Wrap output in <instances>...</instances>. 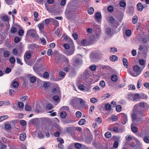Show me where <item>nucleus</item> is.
I'll return each mask as SVG.
<instances>
[{
  "mask_svg": "<svg viewBox=\"0 0 149 149\" xmlns=\"http://www.w3.org/2000/svg\"><path fill=\"white\" fill-rule=\"evenodd\" d=\"M143 69L142 68H141L138 65H135L133 67L134 72H130V74L133 77H137L141 73Z\"/></svg>",
  "mask_w": 149,
  "mask_h": 149,
  "instance_id": "nucleus-1",
  "label": "nucleus"
},
{
  "mask_svg": "<svg viewBox=\"0 0 149 149\" xmlns=\"http://www.w3.org/2000/svg\"><path fill=\"white\" fill-rule=\"evenodd\" d=\"M128 97L129 99L132 101H139L141 97L137 93L135 94H129L128 95Z\"/></svg>",
  "mask_w": 149,
  "mask_h": 149,
  "instance_id": "nucleus-2",
  "label": "nucleus"
},
{
  "mask_svg": "<svg viewBox=\"0 0 149 149\" xmlns=\"http://www.w3.org/2000/svg\"><path fill=\"white\" fill-rule=\"evenodd\" d=\"M26 35L27 36H31L33 37H35L36 38L38 37L36 31L33 29L28 30L27 32Z\"/></svg>",
  "mask_w": 149,
  "mask_h": 149,
  "instance_id": "nucleus-3",
  "label": "nucleus"
},
{
  "mask_svg": "<svg viewBox=\"0 0 149 149\" xmlns=\"http://www.w3.org/2000/svg\"><path fill=\"white\" fill-rule=\"evenodd\" d=\"M63 56L57 52L55 56V60L56 62L59 63L62 61Z\"/></svg>",
  "mask_w": 149,
  "mask_h": 149,
  "instance_id": "nucleus-4",
  "label": "nucleus"
},
{
  "mask_svg": "<svg viewBox=\"0 0 149 149\" xmlns=\"http://www.w3.org/2000/svg\"><path fill=\"white\" fill-rule=\"evenodd\" d=\"M139 49V51L143 53H146L148 50V47L144 45H140Z\"/></svg>",
  "mask_w": 149,
  "mask_h": 149,
  "instance_id": "nucleus-5",
  "label": "nucleus"
},
{
  "mask_svg": "<svg viewBox=\"0 0 149 149\" xmlns=\"http://www.w3.org/2000/svg\"><path fill=\"white\" fill-rule=\"evenodd\" d=\"M91 72L90 70H86L83 73V77L85 79H88L91 76Z\"/></svg>",
  "mask_w": 149,
  "mask_h": 149,
  "instance_id": "nucleus-6",
  "label": "nucleus"
},
{
  "mask_svg": "<svg viewBox=\"0 0 149 149\" xmlns=\"http://www.w3.org/2000/svg\"><path fill=\"white\" fill-rule=\"evenodd\" d=\"M135 106H139L140 107L142 108H146L147 109L148 108V103L146 102H139L138 104H136Z\"/></svg>",
  "mask_w": 149,
  "mask_h": 149,
  "instance_id": "nucleus-7",
  "label": "nucleus"
},
{
  "mask_svg": "<svg viewBox=\"0 0 149 149\" xmlns=\"http://www.w3.org/2000/svg\"><path fill=\"white\" fill-rule=\"evenodd\" d=\"M137 8L138 10L141 11L144 8L142 4L140 3H139L137 5Z\"/></svg>",
  "mask_w": 149,
  "mask_h": 149,
  "instance_id": "nucleus-8",
  "label": "nucleus"
},
{
  "mask_svg": "<svg viewBox=\"0 0 149 149\" xmlns=\"http://www.w3.org/2000/svg\"><path fill=\"white\" fill-rule=\"evenodd\" d=\"M122 117L123 118V124L125 125L127 121V116L126 114L123 113L122 114Z\"/></svg>",
  "mask_w": 149,
  "mask_h": 149,
  "instance_id": "nucleus-9",
  "label": "nucleus"
},
{
  "mask_svg": "<svg viewBox=\"0 0 149 149\" xmlns=\"http://www.w3.org/2000/svg\"><path fill=\"white\" fill-rule=\"evenodd\" d=\"M26 137V134L25 133H22L20 134L19 135V139L21 141H24Z\"/></svg>",
  "mask_w": 149,
  "mask_h": 149,
  "instance_id": "nucleus-10",
  "label": "nucleus"
},
{
  "mask_svg": "<svg viewBox=\"0 0 149 149\" xmlns=\"http://www.w3.org/2000/svg\"><path fill=\"white\" fill-rule=\"evenodd\" d=\"M111 81L113 82H116L117 81L118 78L117 76L114 74L112 75L111 77Z\"/></svg>",
  "mask_w": 149,
  "mask_h": 149,
  "instance_id": "nucleus-11",
  "label": "nucleus"
},
{
  "mask_svg": "<svg viewBox=\"0 0 149 149\" xmlns=\"http://www.w3.org/2000/svg\"><path fill=\"white\" fill-rule=\"evenodd\" d=\"M123 62L124 67L127 68L128 66V63L127 59L125 58H123Z\"/></svg>",
  "mask_w": 149,
  "mask_h": 149,
  "instance_id": "nucleus-12",
  "label": "nucleus"
},
{
  "mask_svg": "<svg viewBox=\"0 0 149 149\" xmlns=\"http://www.w3.org/2000/svg\"><path fill=\"white\" fill-rule=\"evenodd\" d=\"M101 14L100 12L96 13L95 15V19L96 20H98L101 18Z\"/></svg>",
  "mask_w": 149,
  "mask_h": 149,
  "instance_id": "nucleus-13",
  "label": "nucleus"
},
{
  "mask_svg": "<svg viewBox=\"0 0 149 149\" xmlns=\"http://www.w3.org/2000/svg\"><path fill=\"white\" fill-rule=\"evenodd\" d=\"M19 85V83L17 81L13 80L12 82V86L14 88H17Z\"/></svg>",
  "mask_w": 149,
  "mask_h": 149,
  "instance_id": "nucleus-14",
  "label": "nucleus"
},
{
  "mask_svg": "<svg viewBox=\"0 0 149 149\" xmlns=\"http://www.w3.org/2000/svg\"><path fill=\"white\" fill-rule=\"evenodd\" d=\"M61 29L60 28H58L55 31V33L58 36L60 37L61 36Z\"/></svg>",
  "mask_w": 149,
  "mask_h": 149,
  "instance_id": "nucleus-15",
  "label": "nucleus"
},
{
  "mask_svg": "<svg viewBox=\"0 0 149 149\" xmlns=\"http://www.w3.org/2000/svg\"><path fill=\"white\" fill-rule=\"evenodd\" d=\"M110 60L113 61H116L118 59V57L116 55H112L110 57Z\"/></svg>",
  "mask_w": 149,
  "mask_h": 149,
  "instance_id": "nucleus-16",
  "label": "nucleus"
},
{
  "mask_svg": "<svg viewBox=\"0 0 149 149\" xmlns=\"http://www.w3.org/2000/svg\"><path fill=\"white\" fill-rule=\"evenodd\" d=\"M31 54L30 53L26 52L24 55V59L25 58L27 59H30L31 57Z\"/></svg>",
  "mask_w": 149,
  "mask_h": 149,
  "instance_id": "nucleus-17",
  "label": "nucleus"
},
{
  "mask_svg": "<svg viewBox=\"0 0 149 149\" xmlns=\"http://www.w3.org/2000/svg\"><path fill=\"white\" fill-rule=\"evenodd\" d=\"M67 114L66 113L63 111L61 112L60 113V116L62 118H66L67 116Z\"/></svg>",
  "mask_w": 149,
  "mask_h": 149,
  "instance_id": "nucleus-18",
  "label": "nucleus"
},
{
  "mask_svg": "<svg viewBox=\"0 0 149 149\" xmlns=\"http://www.w3.org/2000/svg\"><path fill=\"white\" fill-rule=\"evenodd\" d=\"M86 122V120L85 119L82 118L79 121L78 123L80 125H84L85 124Z\"/></svg>",
  "mask_w": 149,
  "mask_h": 149,
  "instance_id": "nucleus-19",
  "label": "nucleus"
},
{
  "mask_svg": "<svg viewBox=\"0 0 149 149\" xmlns=\"http://www.w3.org/2000/svg\"><path fill=\"white\" fill-rule=\"evenodd\" d=\"M139 62L141 65L143 66V68L145 66V62L144 60L143 59H140Z\"/></svg>",
  "mask_w": 149,
  "mask_h": 149,
  "instance_id": "nucleus-20",
  "label": "nucleus"
},
{
  "mask_svg": "<svg viewBox=\"0 0 149 149\" xmlns=\"http://www.w3.org/2000/svg\"><path fill=\"white\" fill-rule=\"evenodd\" d=\"M52 92L54 93H56L57 94H59L60 91L59 88H54L52 90Z\"/></svg>",
  "mask_w": 149,
  "mask_h": 149,
  "instance_id": "nucleus-21",
  "label": "nucleus"
},
{
  "mask_svg": "<svg viewBox=\"0 0 149 149\" xmlns=\"http://www.w3.org/2000/svg\"><path fill=\"white\" fill-rule=\"evenodd\" d=\"M133 123L131 124V130L132 132L134 133H136L137 132V127L134 126H132Z\"/></svg>",
  "mask_w": 149,
  "mask_h": 149,
  "instance_id": "nucleus-22",
  "label": "nucleus"
},
{
  "mask_svg": "<svg viewBox=\"0 0 149 149\" xmlns=\"http://www.w3.org/2000/svg\"><path fill=\"white\" fill-rule=\"evenodd\" d=\"M119 4L120 7L124 8L125 7L126 3L124 1L122 0L120 1Z\"/></svg>",
  "mask_w": 149,
  "mask_h": 149,
  "instance_id": "nucleus-23",
  "label": "nucleus"
},
{
  "mask_svg": "<svg viewBox=\"0 0 149 149\" xmlns=\"http://www.w3.org/2000/svg\"><path fill=\"white\" fill-rule=\"evenodd\" d=\"M77 100L80 102L81 104L83 106H84L86 102L81 98H78Z\"/></svg>",
  "mask_w": 149,
  "mask_h": 149,
  "instance_id": "nucleus-24",
  "label": "nucleus"
},
{
  "mask_svg": "<svg viewBox=\"0 0 149 149\" xmlns=\"http://www.w3.org/2000/svg\"><path fill=\"white\" fill-rule=\"evenodd\" d=\"M104 136L106 138H110L111 136V134L110 132H108L105 134Z\"/></svg>",
  "mask_w": 149,
  "mask_h": 149,
  "instance_id": "nucleus-25",
  "label": "nucleus"
},
{
  "mask_svg": "<svg viewBox=\"0 0 149 149\" xmlns=\"http://www.w3.org/2000/svg\"><path fill=\"white\" fill-rule=\"evenodd\" d=\"M105 33L106 34L111 36L112 35L111 31L110 28H107L106 29Z\"/></svg>",
  "mask_w": 149,
  "mask_h": 149,
  "instance_id": "nucleus-26",
  "label": "nucleus"
},
{
  "mask_svg": "<svg viewBox=\"0 0 149 149\" xmlns=\"http://www.w3.org/2000/svg\"><path fill=\"white\" fill-rule=\"evenodd\" d=\"M105 108L107 110H109L111 109V106L110 104L107 103L105 105Z\"/></svg>",
  "mask_w": 149,
  "mask_h": 149,
  "instance_id": "nucleus-27",
  "label": "nucleus"
},
{
  "mask_svg": "<svg viewBox=\"0 0 149 149\" xmlns=\"http://www.w3.org/2000/svg\"><path fill=\"white\" fill-rule=\"evenodd\" d=\"M94 12V9L92 7H90L88 8V13L90 15H91Z\"/></svg>",
  "mask_w": 149,
  "mask_h": 149,
  "instance_id": "nucleus-28",
  "label": "nucleus"
},
{
  "mask_svg": "<svg viewBox=\"0 0 149 149\" xmlns=\"http://www.w3.org/2000/svg\"><path fill=\"white\" fill-rule=\"evenodd\" d=\"M1 19L4 22H7L9 20L8 16L6 15H4L3 16Z\"/></svg>",
  "mask_w": 149,
  "mask_h": 149,
  "instance_id": "nucleus-29",
  "label": "nucleus"
},
{
  "mask_svg": "<svg viewBox=\"0 0 149 149\" xmlns=\"http://www.w3.org/2000/svg\"><path fill=\"white\" fill-rule=\"evenodd\" d=\"M138 19V17L136 16H134L132 21V23L135 24L137 22Z\"/></svg>",
  "mask_w": 149,
  "mask_h": 149,
  "instance_id": "nucleus-30",
  "label": "nucleus"
},
{
  "mask_svg": "<svg viewBox=\"0 0 149 149\" xmlns=\"http://www.w3.org/2000/svg\"><path fill=\"white\" fill-rule=\"evenodd\" d=\"M10 55V53L8 51H5L3 52V56L4 57L7 58Z\"/></svg>",
  "mask_w": 149,
  "mask_h": 149,
  "instance_id": "nucleus-31",
  "label": "nucleus"
},
{
  "mask_svg": "<svg viewBox=\"0 0 149 149\" xmlns=\"http://www.w3.org/2000/svg\"><path fill=\"white\" fill-rule=\"evenodd\" d=\"M74 147L76 148L79 149L81 148L82 145L80 143H76L75 144Z\"/></svg>",
  "mask_w": 149,
  "mask_h": 149,
  "instance_id": "nucleus-32",
  "label": "nucleus"
},
{
  "mask_svg": "<svg viewBox=\"0 0 149 149\" xmlns=\"http://www.w3.org/2000/svg\"><path fill=\"white\" fill-rule=\"evenodd\" d=\"M53 100L55 102L59 101V97L58 95L54 96L53 97Z\"/></svg>",
  "mask_w": 149,
  "mask_h": 149,
  "instance_id": "nucleus-33",
  "label": "nucleus"
},
{
  "mask_svg": "<svg viewBox=\"0 0 149 149\" xmlns=\"http://www.w3.org/2000/svg\"><path fill=\"white\" fill-rule=\"evenodd\" d=\"M18 105L19 107L21 109H22L24 107V104L21 102H19L18 103Z\"/></svg>",
  "mask_w": 149,
  "mask_h": 149,
  "instance_id": "nucleus-34",
  "label": "nucleus"
},
{
  "mask_svg": "<svg viewBox=\"0 0 149 149\" xmlns=\"http://www.w3.org/2000/svg\"><path fill=\"white\" fill-rule=\"evenodd\" d=\"M144 141L146 143H149V137L147 136H145L143 139Z\"/></svg>",
  "mask_w": 149,
  "mask_h": 149,
  "instance_id": "nucleus-35",
  "label": "nucleus"
},
{
  "mask_svg": "<svg viewBox=\"0 0 149 149\" xmlns=\"http://www.w3.org/2000/svg\"><path fill=\"white\" fill-rule=\"evenodd\" d=\"M94 109V106L93 105H91L90 108L89 113L90 114H92L93 113V112Z\"/></svg>",
  "mask_w": 149,
  "mask_h": 149,
  "instance_id": "nucleus-36",
  "label": "nucleus"
},
{
  "mask_svg": "<svg viewBox=\"0 0 149 149\" xmlns=\"http://www.w3.org/2000/svg\"><path fill=\"white\" fill-rule=\"evenodd\" d=\"M95 121L96 123H98L100 124L102 122V119L101 118L98 117L96 119Z\"/></svg>",
  "mask_w": 149,
  "mask_h": 149,
  "instance_id": "nucleus-37",
  "label": "nucleus"
},
{
  "mask_svg": "<svg viewBox=\"0 0 149 149\" xmlns=\"http://www.w3.org/2000/svg\"><path fill=\"white\" fill-rule=\"evenodd\" d=\"M25 109L26 111H29L31 110V106L27 104L26 105L25 107Z\"/></svg>",
  "mask_w": 149,
  "mask_h": 149,
  "instance_id": "nucleus-38",
  "label": "nucleus"
},
{
  "mask_svg": "<svg viewBox=\"0 0 149 149\" xmlns=\"http://www.w3.org/2000/svg\"><path fill=\"white\" fill-rule=\"evenodd\" d=\"M62 61L64 62H65L66 64H67V65H68L69 63V61L68 59L64 56L63 57Z\"/></svg>",
  "mask_w": 149,
  "mask_h": 149,
  "instance_id": "nucleus-39",
  "label": "nucleus"
},
{
  "mask_svg": "<svg viewBox=\"0 0 149 149\" xmlns=\"http://www.w3.org/2000/svg\"><path fill=\"white\" fill-rule=\"evenodd\" d=\"M87 44V42L86 40H82L80 43V45L83 46H86Z\"/></svg>",
  "mask_w": 149,
  "mask_h": 149,
  "instance_id": "nucleus-40",
  "label": "nucleus"
},
{
  "mask_svg": "<svg viewBox=\"0 0 149 149\" xmlns=\"http://www.w3.org/2000/svg\"><path fill=\"white\" fill-rule=\"evenodd\" d=\"M75 62L76 64H78L81 63L82 62V61L81 59L77 58L75 61Z\"/></svg>",
  "mask_w": 149,
  "mask_h": 149,
  "instance_id": "nucleus-41",
  "label": "nucleus"
},
{
  "mask_svg": "<svg viewBox=\"0 0 149 149\" xmlns=\"http://www.w3.org/2000/svg\"><path fill=\"white\" fill-rule=\"evenodd\" d=\"M107 10L109 12L112 13L113 11V8L111 6H109L107 8Z\"/></svg>",
  "mask_w": 149,
  "mask_h": 149,
  "instance_id": "nucleus-42",
  "label": "nucleus"
},
{
  "mask_svg": "<svg viewBox=\"0 0 149 149\" xmlns=\"http://www.w3.org/2000/svg\"><path fill=\"white\" fill-rule=\"evenodd\" d=\"M9 61L12 64H14L15 62V59L14 57H11Z\"/></svg>",
  "mask_w": 149,
  "mask_h": 149,
  "instance_id": "nucleus-43",
  "label": "nucleus"
},
{
  "mask_svg": "<svg viewBox=\"0 0 149 149\" xmlns=\"http://www.w3.org/2000/svg\"><path fill=\"white\" fill-rule=\"evenodd\" d=\"M116 109L117 111L120 112L122 109L121 106L120 105H118L116 106Z\"/></svg>",
  "mask_w": 149,
  "mask_h": 149,
  "instance_id": "nucleus-44",
  "label": "nucleus"
},
{
  "mask_svg": "<svg viewBox=\"0 0 149 149\" xmlns=\"http://www.w3.org/2000/svg\"><path fill=\"white\" fill-rule=\"evenodd\" d=\"M76 116L78 118L80 117L81 116L82 113L79 111H77L76 113Z\"/></svg>",
  "mask_w": 149,
  "mask_h": 149,
  "instance_id": "nucleus-45",
  "label": "nucleus"
},
{
  "mask_svg": "<svg viewBox=\"0 0 149 149\" xmlns=\"http://www.w3.org/2000/svg\"><path fill=\"white\" fill-rule=\"evenodd\" d=\"M125 33L127 36H130L131 35V32L130 30H127L125 31Z\"/></svg>",
  "mask_w": 149,
  "mask_h": 149,
  "instance_id": "nucleus-46",
  "label": "nucleus"
},
{
  "mask_svg": "<svg viewBox=\"0 0 149 149\" xmlns=\"http://www.w3.org/2000/svg\"><path fill=\"white\" fill-rule=\"evenodd\" d=\"M142 80L141 79L139 80L138 81L137 83V86L138 88H140L141 86V83L142 82Z\"/></svg>",
  "mask_w": 149,
  "mask_h": 149,
  "instance_id": "nucleus-47",
  "label": "nucleus"
},
{
  "mask_svg": "<svg viewBox=\"0 0 149 149\" xmlns=\"http://www.w3.org/2000/svg\"><path fill=\"white\" fill-rule=\"evenodd\" d=\"M40 40L41 41V42H42V43L44 45H46L47 43V42L45 40V39L43 38H41Z\"/></svg>",
  "mask_w": 149,
  "mask_h": 149,
  "instance_id": "nucleus-48",
  "label": "nucleus"
},
{
  "mask_svg": "<svg viewBox=\"0 0 149 149\" xmlns=\"http://www.w3.org/2000/svg\"><path fill=\"white\" fill-rule=\"evenodd\" d=\"M9 94L12 96L14 95L15 91L13 89H10L9 91Z\"/></svg>",
  "mask_w": 149,
  "mask_h": 149,
  "instance_id": "nucleus-49",
  "label": "nucleus"
},
{
  "mask_svg": "<svg viewBox=\"0 0 149 149\" xmlns=\"http://www.w3.org/2000/svg\"><path fill=\"white\" fill-rule=\"evenodd\" d=\"M57 140L59 142V143H64V141L63 139L61 138L58 137L57 138Z\"/></svg>",
  "mask_w": 149,
  "mask_h": 149,
  "instance_id": "nucleus-50",
  "label": "nucleus"
},
{
  "mask_svg": "<svg viewBox=\"0 0 149 149\" xmlns=\"http://www.w3.org/2000/svg\"><path fill=\"white\" fill-rule=\"evenodd\" d=\"M30 80L31 83H33L36 81V77L34 76H33L30 78Z\"/></svg>",
  "mask_w": 149,
  "mask_h": 149,
  "instance_id": "nucleus-51",
  "label": "nucleus"
},
{
  "mask_svg": "<svg viewBox=\"0 0 149 149\" xmlns=\"http://www.w3.org/2000/svg\"><path fill=\"white\" fill-rule=\"evenodd\" d=\"M90 69L92 71H93L95 70L96 68V66L95 65H93L90 66Z\"/></svg>",
  "mask_w": 149,
  "mask_h": 149,
  "instance_id": "nucleus-52",
  "label": "nucleus"
},
{
  "mask_svg": "<svg viewBox=\"0 0 149 149\" xmlns=\"http://www.w3.org/2000/svg\"><path fill=\"white\" fill-rule=\"evenodd\" d=\"M117 51V49L115 47L111 48L110 52H115Z\"/></svg>",
  "mask_w": 149,
  "mask_h": 149,
  "instance_id": "nucleus-53",
  "label": "nucleus"
},
{
  "mask_svg": "<svg viewBox=\"0 0 149 149\" xmlns=\"http://www.w3.org/2000/svg\"><path fill=\"white\" fill-rule=\"evenodd\" d=\"M52 18L47 19L45 20V23L46 24H48L52 20Z\"/></svg>",
  "mask_w": 149,
  "mask_h": 149,
  "instance_id": "nucleus-54",
  "label": "nucleus"
},
{
  "mask_svg": "<svg viewBox=\"0 0 149 149\" xmlns=\"http://www.w3.org/2000/svg\"><path fill=\"white\" fill-rule=\"evenodd\" d=\"M61 109L62 110H65L66 111H68L69 110V107L68 106H65L62 107Z\"/></svg>",
  "mask_w": 149,
  "mask_h": 149,
  "instance_id": "nucleus-55",
  "label": "nucleus"
},
{
  "mask_svg": "<svg viewBox=\"0 0 149 149\" xmlns=\"http://www.w3.org/2000/svg\"><path fill=\"white\" fill-rule=\"evenodd\" d=\"M109 22L111 23H113L115 21V19L113 16H111L109 19Z\"/></svg>",
  "mask_w": 149,
  "mask_h": 149,
  "instance_id": "nucleus-56",
  "label": "nucleus"
},
{
  "mask_svg": "<svg viewBox=\"0 0 149 149\" xmlns=\"http://www.w3.org/2000/svg\"><path fill=\"white\" fill-rule=\"evenodd\" d=\"M18 33L19 36H22L24 33V31L22 29L19 30L18 31Z\"/></svg>",
  "mask_w": 149,
  "mask_h": 149,
  "instance_id": "nucleus-57",
  "label": "nucleus"
},
{
  "mask_svg": "<svg viewBox=\"0 0 149 149\" xmlns=\"http://www.w3.org/2000/svg\"><path fill=\"white\" fill-rule=\"evenodd\" d=\"M59 75L60 77L63 78L65 75V73L63 71L60 72L59 73Z\"/></svg>",
  "mask_w": 149,
  "mask_h": 149,
  "instance_id": "nucleus-58",
  "label": "nucleus"
},
{
  "mask_svg": "<svg viewBox=\"0 0 149 149\" xmlns=\"http://www.w3.org/2000/svg\"><path fill=\"white\" fill-rule=\"evenodd\" d=\"M28 98V97L27 96H24L21 97L20 98V100L22 102H24Z\"/></svg>",
  "mask_w": 149,
  "mask_h": 149,
  "instance_id": "nucleus-59",
  "label": "nucleus"
},
{
  "mask_svg": "<svg viewBox=\"0 0 149 149\" xmlns=\"http://www.w3.org/2000/svg\"><path fill=\"white\" fill-rule=\"evenodd\" d=\"M0 117L1 119V121L7 118L8 117V116L7 115H5L2 116Z\"/></svg>",
  "mask_w": 149,
  "mask_h": 149,
  "instance_id": "nucleus-60",
  "label": "nucleus"
},
{
  "mask_svg": "<svg viewBox=\"0 0 149 149\" xmlns=\"http://www.w3.org/2000/svg\"><path fill=\"white\" fill-rule=\"evenodd\" d=\"M52 53L53 51L51 49H49L47 51V54L49 56H50L52 54Z\"/></svg>",
  "mask_w": 149,
  "mask_h": 149,
  "instance_id": "nucleus-61",
  "label": "nucleus"
},
{
  "mask_svg": "<svg viewBox=\"0 0 149 149\" xmlns=\"http://www.w3.org/2000/svg\"><path fill=\"white\" fill-rule=\"evenodd\" d=\"M125 138L126 140L127 141H130L132 139V137L130 135H127L126 136Z\"/></svg>",
  "mask_w": 149,
  "mask_h": 149,
  "instance_id": "nucleus-62",
  "label": "nucleus"
},
{
  "mask_svg": "<svg viewBox=\"0 0 149 149\" xmlns=\"http://www.w3.org/2000/svg\"><path fill=\"white\" fill-rule=\"evenodd\" d=\"M21 39H20L18 37H16L15 38V42L17 43L19 42L21 40Z\"/></svg>",
  "mask_w": 149,
  "mask_h": 149,
  "instance_id": "nucleus-63",
  "label": "nucleus"
},
{
  "mask_svg": "<svg viewBox=\"0 0 149 149\" xmlns=\"http://www.w3.org/2000/svg\"><path fill=\"white\" fill-rule=\"evenodd\" d=\"M58 147L59 149H64V146L62 143H58Z\"/></svg>",
  "mask_w": 149,
  "mask_h": 149,
  "instance_id": "nucleus-64",
  "label": "nucleus"
}]
</instances>
